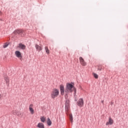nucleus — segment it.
I'll use <instances>...</instances> for the list:
<instances>
[{"label":"nucleus","mask_w":128,"mask_h":128,"mask_svg":"<svg viewBox=\"0 0 128 128\" xmlns=\"http://www.w3.org/2000/svg\"><path fill=\"white\" fill-rule=\"evenodd\" d=\"M69 120L70 122H71V124H72V120L74 118H72V114H69Z\"/></svg>","instance_id":"ddd939ff"},{"label":"nucleus","mask_w":128,"mask_h":128,"mask_svg":"<svg viewBox=\"0 0 128 128\" xmlns=\"http://www.w3.org/2000/svg\"><path fill=\"white\" fill-rule=\"evenodd\" d=\"M77 104L80 108L84 106V100L82 98L79 99L78 102H77Z\"/></svg>","instance_id":"39448f33"},{"label":"nucleus","mask_w":128,"mask_h":128,"mask_svg":"<svg viewBox=\"0 0 128 128\" xmlns=\"http://www.w3.org/2000/svg\"><path fill=\"white\" fill-rule=\"evenodd\" d=\"M79 60L80 62V64H82V66H86V62H84V60L82 57H80Z\"/></svg>","instance_id":"423d86ee"},{"label":"nucleus","mask_w":128,"mask_h":128,"mask_svg":"<svg viewBox=\"0 0 128 128\" xmlns=\"http://www.w3.org/2000/svg\"><path fill=\"white\" fill-rule=\"evenodd\" d=\"M102 65L98 66V70H102Z\"/></svg>","instance_id":"6ab92c4d"},{"label":"nucleus","mask_w":128,"mask_h":128,"mask_svg":"<svg viewBox=\"0 0 128 128\" xmlns=\"http://www.w3.org/2000/svg\"><path fill=\"white\" fill-rule=\"evenodd\" d=\"M47 124H48L49 126H52V121L50 118H48Z\"/></svg>","instance_id":"4468645a"},{"label":"nucleus","mask_w":128,"mask_h":128,"mask_svg":"<svg viewBox=\"0 0 128 128\" xmlns=\"http://www.w3.org/2000/svg\"><path fill=\"white\" fill-rule=\"evenodd\" d=\"M32 106H34V104H30L29 106V110L32 114H34V108H32Z\"/></svg>","instance_id":"0eeeda50"},{"label":"nucleus","mask_w":128,"mask_h":128,"mask_svg":"<svg viewBox=\"0 0 128 128\" xmlns=\"http://www.w3.org/2000/svg\"><path fill=\"white\" fill-rule=\"evenodd\" d=\"M15 56H16V58H19L20 60H22V53L16 50L15 52Z\"/></svg>","instance_id":"7ed1b4c3"},{"label":"nucleus","mask_w":128,"mask_h":128,"mask_svg":"<svg viewBox=\"0 0 128 128\" xmlns=\"http://www.w3.org/2000/svg\"><path fill=\"white\" fill-rule=\"evenodd\" d=\"M35 46L36 50H38V52H40L42 50V46H40L37 44H36Z\"/></svg>","instance_id":"9b49d317"},{"label":"nucleus","mask_w":128,"mask_h":128,"mask_svg":"<svg viewBox=\"0 0 128 128\" xmlns=\"http://www.w3.org/2000/svg\"><path fill=\"white\" fill-rule=\"evenodd\" d=\"M112 104H114L112 102Z\"/></svg>","instance_id":"b1692460"},{"label":"nucleus","mask_w":128,"mask_h":128,"mask_svg":"<svg viewBox=\"0 0 128 128\" xmlns=\"http://www.w3.org/2000/svg\"><path fill=\"white\" fill-rule=\"evenodd\" d=\"M36 126L39 128H44V125L42 122L38 123Z\"/></svg>","instance_id":"f8f14e48"},{"label":"nucleus","mask_w":128,"mask_h":128,"mask_svg":"<svg viewBox=\"0 0 128 128\" xmlns=\"http://www.w3.org/2000/svg\"><path fill=\"white\" fill-rule=\"evenodd\" d=\"M8 42L5 43L3 46L4 48H8Z\"/></svg>","instance_id":"f3484780"},{"label":"nucleus","mask_w":128,"mask_h":128,"mask_svg":"<svg viewBox=\"0 0 128 128\" xmlns=\"http://www.w3.org/2000/svg\"><path fill=\"white\" fill-rule=\"evenodd\" d=\"M93 76L95 78H98V75L94 73Z\"/></svg>","instance_id":"a211bd4d"},{"label":"nucleus","mask_w":128,"mask_h":128,"mask_svg":"<svg viewBox=\"0 0 128 128\" xmlns=\"http://www.w3.org/2000/svg\"><path fill=\"white\" fill-rule=\"evenodd\" d=\"M40 120L42 122H46V118L44 116H41Z\"/></svg>","instance_id":"2eb2a0df"},{"label":"nucleus","mask_w":128,"mask_h":128,"mask_svg":"<svg viewBox=\"0 0 128 128\" xmlns=\"http://www.w3.org/2000/svg\"><path fill=\"white\" fill-rule=\"evenodd\" d=\"M45 50L46 54H50V50H48V46L45 47Z\"/></svg>","instance_id":"dca6fc26"},{"label":"nucleus","mask_w":128,"mask_h":128,"mask_svg":"<svg viewBox=\"0 0 128 128\" xmlns=\"http://www.w3.org/2000/svg\"><path fill=\"white\" fill-rule=\"evenodd\" d=\"M114 124V120L112 119L111 118H109L108 122H106V126H108V124L112 125Z\"/></svg>","instance_id":"1a4fd4ad"},{"label":"nucleus","mask_w":128,"mask_h":128,"mask_svg":"<svg viewBox=\"0 0 128 128\" xmlns=\"http://www.w3.org/2000/svg\"><path fill=\"white\" fill-rule=\"evenodd\" d=\"M12 114L14 115L18 114V111L16 110L12 111Z\"/></svg>","instance_id":"aec40b11"},{"label":"nucleus","mask_w":128,"mask_h":128,"mask_svg":"<svg viewBox=\"0 0 128 128\" xmlns=\"http://www.w3.org/2000/svg\"><path fill=\"white\" fill-rule=\"evenodd\" d=\"M14 34H18L22 36V34H24V30H16L14 32Z\"/></svg>","instance_id":"20e7f679"},{"label":"nucleus","mask_w":128,"mask_h":128,"mask_svg":"<svg viewBox=\"0 0 128 128\" xmlns=\"http://www.w3.org/2000/svg\"><path fill=\"white\" fill-rule=\"evenodd\" d=\"M2 94H0V100H2Z\"/></svg>","instance_id":"4be33fe9"},{"label":"nucleus","mask_w":128,"mask_h":128,"mask_svg":"<svg viewBox=\"0 0 128 128\" xmlns=\"http://www.w3.org/2000/svg\"><path fill=\"white\" fill-rule=\"evenodd\" d=\"M104 100H101L100 102H102V104H104Z\"/></svg>","instance_id":"412c9836"},{"label":"nucleus","mask_w":128,"mask_h":128,"mask_svg":"<svg viewBox=\"0 0 128 128\" xmlns=\"http://www.w3.org/2000/svg\"><path fill=\"white\" fill-rule=\"evenodd\" d=\"M2 14V12L0 11V16Z\"/></svg>","instance_id":"5701e85b"},{"label":"nucleus","mask_w":128,"mask_h":128,"mask_svg":"<svg viewBox=\"0 0 128 128\" xmlns=\"http://www.w3.org/2000/svg\"><path fill=\"white\" fill-rule=\"evenodd\" d=\"M4 80L6 82L7 86H10V78L8 76H5Z\"/></svg>","instance_id":"6e6552de"},{"label":"nucleus","mask_w":128,"mask_h":128,"mask_svg":"<svg viewBox=\"0 0 128 128\" xmlns=\"http://www.w3.org/2000/svg\"><path fill=\"white\" fill-rule=\"evenodd\" d=\"M60 92L62 96H64L65 92V98L66 100V102L65 103V109L66 110V112H68V110H70V100H68V94L70 92H74V96L76 94V88L72 85V84L70 83H67L66 84V86L64 90V85H60Z\"/></svg>","instance_id":"f257e3e1"},{"label":"nucleus","mask_w":128,"mask_h":128,"mask_svg":"<svg viewBox=\"0 0 128 128\" xmlns=\"http://www.w3.org/2000/svg\"><path fill=\"white\" fill-rule=\"evenodd\" d=\"M60 94V90L58 89H54L51 92V98H56Z\"/></svg>","instance_id":"f03ea898"},{"label":"nucleus","mask_w":128,"mask_h":128,"mask_svg":"<svg viewBox=\"0 0 128 128\" xmlns=\"http://www.w3.org/2000/svg\"><path fill=\"white\" fill-rule=\"evenodd\" d=\"M18 48H21V50H26V46H24V44L20 43L18 44Z\"/></svg>","instance_id":"9d476101"}]
</instances>
